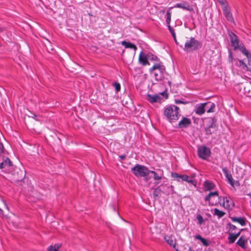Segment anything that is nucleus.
Instances as JSON below:
<instances>
[{"mask_svg":"<svg viewBox=\"0 0 251 251\" xmlns=\"http://www.w3.org/2000/svg\"><path fill=\"white\" fill-rule=\"evenodd\" d=\"M179 108L175 105H168L164 107V115L170 123L177 121L180 114H179Z\"/></svg>","mask_w":251,"mask_h":251,"instance_id":"f257e3e1","label":"nucleus"},{"mask_svg":"<svg viewBox=\"0 0 251 251\" xmlns=\"http://www.w3.org/2000/svg\"><path fill=\"white\" fill-rule=\"evenodd\" d=\"M131 171L136 177H143L146 182H148L151 178L150 176V170L145 166L137 164L131 168Z\"/></svg>","mask_w":251,"mask_h":251,"instance_id":"f03ea898","label":"nucleus"},{"mask_svg":"<svg viewBox=\"0 0 251 251\" xmlns=\"http://www.w3.org/2000/svg\"><path fill=\"white\" fill-rule=\"evenodd\" d=\"M158 70L159 72H154V75L155 79L158 81H161L164 78V74L166 72L165 66L162 62L155 63L153 66L149 69V72L151 73L155 70Z\"/></svg>","mask_w":251,"mask_h":251,"instance_id":"7ed1b4c3","label":"nucleus"},{"mask_svg":"<svg viewBox=\"0 0 251 251\" xmlns=\"http://www.w3.org/2000/svg\"><path fill=\"white\" fill-rule=\"evenodd\" d=\"M201 47L202 43L192 37L185 42L183 50L186 52H190L198 50Z\"/></svg>","mask_w":251,"mask_h":251,"instance_id":"20e7f679","label":"nucleus"},{"mask_svg":"<svg viewBox=\"0 0 251 251\" xmlns=\"http://www.w3.org/2000/svg\"><path fill=\"white\" fill-rule=\"evenodd\" d=\"M217 1L222 7L223 14L226 20L228 22L234 24L235 21L228 1L226 0H217Z\"/></svg>","mask_w":251,"mask_h":251,"instance_id":"39448f33","label":"nucleus"},{"mask_svg":"<svg viewBox=\"0 0 251 251\" xmlns=\"http://www.w3.org/2000/svg\"><path fill=\"white\" fill-rule=\"evenodd\" d=\"M11 181L13 182L21 181L25 178V171L24 169H21L18 167H15L12 171L9 173Z\"/></svg>","mask_w":251,"mask_h":251,"instance_id":"423d86ee","label":"nucleus"},{"mask_svg":"<svg viewBox=\"0 0 251 251\" xmlns=\"http://www.w3.org/2000/svg\"><path fill=\"white\" fill-rule=\"evenodd\" d=\"M211 153L210 149L205 146H201L198 148V156L202 159H206L210 156Z\"/></svg>","mask_w":251,"mask_h":251,"instance_id":"0eeeda50","label":"nucleus"},{"mask_svg":"<svg viewBox=\"0 0 251 251\" xmlns=\"http://www.w3.org/2000/svg\"><path fill=\"white\" fill-rule=\"evenodd\" d=\"M209 125L205 127L204 130L206 135H210L213 133L216 128V119L215 117H210L208 118Z\"/></svg>","mask_w":251,"mask_h":251,"instance_id":"6e6552de","label":"nucleus"},{"mask_svg":"<svg viewBox=\"0 0 251 251\" xmlns=\"http://www.w3.org/2000/svg\"><path fill=\"white\" fill-rule=\"evenodd\" d=\"M160 187H161L162 193L166 196H168L176 193L174 186L169 184L162 183L160 184Z\"/></svg>","mask_w":251,"mask_h":251,"instance_id":"1a4fd4ad","label":"nucleus"},{"mask_svg":"<svg viewBox=\"0 0 251 251\" xmlns=\"http://www.w3.org/2000/svg\"><path fill=\"white\" fill-rule=\"evenodd\" d=\"M228 34L230 38L231 46L233 47V50H236L238 49L239 46L240 45L238 37L234 33L232 32H231Z\"/></svg>","mask_w":251,"mask_h":251,"instance_id":"9d476101","label":"nucleus"},{"mask_svg":"<svg viewBox=\"0 0 251 251\" xmlns=\"http://www.w3.org/2000/svg\"><path fill=\"white\" fill-rule=\"evenodd\" d=\"M240 91H243L242 93L247 97H251V84L246 83H242L239 85Z\"/></svg>","mask_w":251,"mask_h":251,"instance_id":"9b49d317","label":"nucleus"},{"mask_svg":"<svg viewBox=\"0 0 251 251\" xmlns=\"http://www.w3.org/2000/svg\"><path fill=\"white\" fill-rule=\"evenodd\" d=\"M243 54L246 56L249 66H251V53L246 49L244 44H240L238 49Z\"/></svg>","mask_w":251,"mask_h":251,"instance_id":"f8f14e48","label":"nucleus"},{"mask_svg":"<svg viewBox=\"0 0 251 251\" xmlns=\"http://www.w3.org/2000/svg\"><path fill=\"white\" fill-rule=\"evenodd\" d=\"M12 167V162L9 158L2 156V160L0 161V169H9V168Z\"/></svg>","mask_w":251,"mask_h":251,"instance_id":"ddd939ff","label":"nucleus"},{"mask_svg":"<svg viewBox=\"0 0 251 251\" xmlns=\"http://www.w3.org/2000/svg\"><path fill=\"white\" fill-rule=\"evenodd\" d=\"M191 124V120L187 118L183 117L182 119L179 122L177 126L178 128H183L188 127Z\"/></svg>","mask_w":251,"mask_h":251,"instance_id":"4468645a","label":"nucleus"},{"mask_svg":"<svg viewBox=\"0 0 251 251\" xmlns=\"http://www.w3.org/2000/svg\"><path fill=\"white\" fill-rule=\"evenodd\" d=\"M161 99V97L158 95H151L148 94L146 96V100L151 103L156 102H160Z\"/></svg>","mask_w":251,"mask_h":251,"instance_id":"2eb2a0df","label":"nucleus"},{"mask_svg":"<svg viewBox=\"0 0 251 251\" xmlns=\"http://www.w3.org/2000/svg\"><path fill=\"white\" fill-rule=\"evenodd\" d=\"M223 172L225 175L226 177V178L227 181L230 184L231 186H234V182L232 178V176L231 174L229 172L226 167H224L222 169Z\"/></svg>","mask_w":251,"mask_h":251,"instance_id":"dca6fc26","label":"nucleus"},{"mask_svg":"<svg viewBox=\"0 0 251 251\" xmlns=\"http://www.w3.org/2000/svg\"><path fill=\"white\" fill-rule=\"evenodd\" d=\"M248 239L245 235H242L237 241L236 244L243 249H246L247 246L246 244L248 242Z\"/></svg>","mask_w":251,"mask_h":251,"instance_id":"f3484780","label":"nucleus"},{"mask_svg":"<svg viewBox=\"0 0 251 251\" xmlns=\"http://www.w3.org/2000/svg\"><path fill=\"white\" fill-rule=\"evenodd\" d=\"M229 218L233 222L238 223L242 226H245L246 225V219L244 217H230L229 215Z\"/></svg>","mask_w":251,"mask_h":251,"instance_id":"a211bd4d","label":"nucleus"},{"mask_svg":"<svg viewBox=\"0 0 251 251\" xmlns=\"http://www.w3.org/2000/svg\"><path fill=\"white\" fill-rule=\"evenodd\" d=\"M205 111L207 113H211L214 112L215 104L211 101H207L204 103Z\"/></svg>","mask_w":251,"mask_h":251,"instance_id":"6ab92c4d","label":"nucleus"},{"mask_svg":"<svg viewBox=\"0 0 251 251\" xmlns=\"http://www.w3.org/2000/svg\"><path fill=\"white\" fill-rule=\"evenodd\" d=\"M148 57H147V54H144L143 52H141L139 56V62L143 66H146L147 65H150V63L148 61Z\"/></svg>","mask_w":251,"mask_h":251,"instance_id":"aec40b11","label":"nucleus"},{"mask_svg":"<svg viewBox=\"0 0 251 251\" xmlns=\"http://www.w3.org/2000/svg\"><path fill=\"white\" fill-rule=\"evenodd\" d=\"M150 174L153 175V178L155 180L161 179L164 176L163 171L160 170H158V172L150 170Z\"/></svg>","mask_w":251,"mask_h":251,"instance_id":"412c9836","label":"nucleus"},{"mask_svg":"<svg viewBox=\"0 0 251 251\" xmlns=\"http://www.w3.org/2000/svg\"><path fill=\"white\" fill-rule=\"evenodd\" d=\"M226 204V209L230 211L235 206L234 202L230 197H225Z\"/></svg>","mask_w":251,"mask_h":251,"instance_id":"4be33fe9","label":"nucleus"},{"mask_svg":"<svg viewBox=\"0 0 251 251\" xmlns=\"http://www.w3.org/2000/svg\"><path fill=\"white\" fill-rule=\"evenodd\" d=\"M181 179L183 181H185L188 183H191L195 186L197 185V181L193 179L192 177H190L186 175H182L181 176Z\"/></svg>","mask_w":251,"mask_h":251,"instance_id":"5701e85b","label":"nucleus"},{"mask_svg":"<svg viewBox=\"0 0 251 251\" xmlns=\"http://www.w3.org/2000/svg\"><path fill=\"white\" fill-rule=\"evenodd\" d=\"M174 7H177L182 8L184 10H186L188 11H191L192 8H191L190 6V5L187 2H183L182 3H176Z\"/></svg>","mask_w":251,"mask_h":251,"instance_id":"b1692460","label":"nucleus"},{"mask_svg":"<svg viewBox=\"0 0 251 251\" xmlns=\"http://www.w3.org/2000/svg\"><path fill=\"white\" fill-rule=\"evenodd\" d=\"M203 185L205 191H210L215 187L214 183L209 180L205 181Z\"/></svg>","mask_w":251,"mask_h":251,"instance_id":"393cba45","label":"nucleus"},{"mask_svg":"<svg viewBox=\"0 0 251 251\" xmlns=\"http://www.w3.org/2000/svg\"><path fill=\"white\" fill-rule=\"evenodd\" d=\"M195 239H198L201 241L203 246L207 247L210 244V241L207 240L206 239L202 237L201 235L198 234L195 236L194 237Z\"/></svg>","mask_w":251,"mask_h":251,"instance_id":"a878e982","label":"nucleus"},{"mask_svg":"<svg viewBox=\"0 0 251 251\" xmlns=\"http://www.w3.org/2000/svg\"><path fill=\"white\" fill-rule=\"evenodd\" d=\"M195 111L197 114L199 115H201L203 114L205 112L204 103L197 104L196 106Z\"/></svg>","mask_w":251,"mask_h":251,"instance_id":"bb28decb","label":"nucleus"},{"mask_svg":"<svg viewBox=\"0 0 251 251\" xmlns=\"http://www.w3.org/2000/svg\"><path fill=\"white\" fill-rule=\"evenodd\" d=\"M162 193V190L160 185L157 187L153 188V192L152 193L153 197L155 200H157L159 198V195Z\"/></svg>","mask_w":251,"mask_h":251,"instance_id":"cd10ccee","label":"nucleus"},{"mask_svg":"<svg viewBox=\"0 0 251 251\" xmlns=\"http://www.w3.org/2000/svg\"><path fill=\"white\" fill-rule=\"evenodd\" d=\"M121 44L123 46H124L126 48L133 49L135 51L137 49L136 46L130 42L123 41L122 42Z\"/></svg>","mask_w":251,"mask_h":251,"instance_id":"c85d7f7f","label":"nucleus"},{"mask_svg":"<svg viewBox=\"0 0 251 251\" xmlns=\"http://www.w3.org/2000/svg\"><path fill=\"white\" fill-rule=\"evenodd\" d=\"M164 239L170 246H172L174 249H176V242L174 243V240L171 236H165Z\"/></svg>","mask_w":251,"mask_h":251,"instance_id":"c756f323","label":"nucleus"},{"mask_svg":"<svg viewBox=\"0 0 251 251\" xmlns=\"http://www.w3.org/2000/svg\"><path fill=\"white\" fill-rule=\"evenodd\" d=\"M226 229L228 230L227 233H234L233 231L236 230L237 228L235 225L229 222L226 225Z\"/></svg>","mask_w":251,"mask_h":251,"instance_id":"7c9ffc66","label":"nucleus"},{"mask_svg":"<svg viewBox=\"0 0 251 251\" xmlns=\"http://www.w3.org/2000/svg\"><path fill=\"white\" fill-rule=\"evenodd\" d=\"M174 7H171L168 8V10L167 11L166 14V23L168 25H170L171 20V10L173 9Z\"/></svg>","mask_w":251,"mask_h":251,"instance_id":"2f4dec72","label":"nucleus"},{"mask_svg":"<svg viewBox=\"0 0 251 251\" xmlns=\"http://www.w3.org/2000/svg\"><path fill=\"white\" fill-rule=\"evenodd\" d=\"M214 215L217 216L218 219L222 218L226 214L225 212L220 210L216 208L214 209Z\"/></svg>","mask_w":251,"mask_h":251,"instance_id":"473e14b6","label":"nucleus"},{"mask_svg":"<svg viewBox=\"0 0 251 251\" xmlns=\"http://www.w3.org/2000/svg\"><path fill=\"white\" fill-rule=\"evenodd\" d=\"M228 235V240L229 244H233L235 242L236 240L237 239V237L236 235L234 234V233H227Z\"/></svg>","mask_w":251,"mask_h":251,"instance_id":"72a5a7b5","label":"nucleus"},{"mask_svg":"<svg viewBox=\"0 0 251 251\" xmlns=\"http://www.w3.org/2000/svg\"><path fill=\"white\" fill-rule=\"evenodd\" d=\"M245 60H238L239 62V66L243 69L247 71H250L251 69L249 68L248 65L245 62Z\"/></svg>","mask_w":251,"mask_h":251,"instance_id":"f704fd0d","label":"nucleus"},{"mask_svg":"<svg viewBox=\"0 0 251 251\" xmlns=\"http://www.w3.org/2000/svg\"><path fill=\"white\" fill-rule=\"evenodd\" d=\"M147 57H148V59L149 60H151V61H156V62H160V60L158 58V57L155 55H153L152 53H148L147 54Z\"/></svg>","mask_w":251,"mask_h":251,"instance_id":"c9c22d12","label":"nucleus"},{"mask_svg":"<svg viewBox=\"0 0 251 251\" xmlns=\"http://www.w3.org/2000/svg\"><path fill=\"white\" fill-rule=\"evenodd\" d=\"M61 245L55 244L54 246H50L48 248V251H59Z\"/></svg>","mask_w":251,"mask_h":251,"instance_id":"e433bc0d","label":"nucleus"},{"mask_svg":"<svg viewBox=\"0 0 251 251\" xmlns=\"http://www.w3.org/2000/svg\"><path fill=\"white\" fill-rule=\"evenodd\" d=\"M175 103L177 104H186L189 102V101L186 100L185 99H184L183 98H181V99H175Z\"/></svg>","mask_w":251,"mask_h":251,"instance_id":"4c0bfd02","label":"nucleus"},{"mask_svg":"<svg viewBox=\"0 0 251 251\" xmlns=\"http://www.w3.org/2000/svg\"><path fill=\"white\" fill-rule=\"evenodd\" d=\"M113 86H114L115 87V90L116 91V92H118L120 91L121 90V85H120V84L118 82H114V84H113Z\"/></svg>","mask_w":251,"mask_h":251,"instance_id":"58836bf2","label":"nucleus"},{"mask_svg":"<svg viewBox=\"0 0 251 251\" xmlns=\"http://www.w3.org/2000/svg\"><path fill=\"white\" fill-rule=\"evenodd\" d=\"M182 175H180L177 173H172L171 176L174 178H176L178 181H179V179H181V176Z\"/></svg>","mask_w":251,"mask_h":251,"instance_id":"ea45409f","label":"nucleus"},{"mask_svg":"<svg viewBox=\"0 0 251 251\" xmlns=\"http://www.w3.org/2000/svg\"><path fill=\"white\" fill-rule=\"evenodd\" d=\"M168 27L172 36L173 37V38H175V36L176 35L174 29L172 27H171L170 25H168Z\"/></svg>","mask_w":251,"mask_h":251,"instance_id":"a19ab883","label":"nucleus"},{"mask_svg":"<svg viewBox=\"0 0 251 251\" xmlns=\"http://www.w3.org/2000/svg\"><path fill=\"white\" fill-rule=\"evenodd\" d=\"M221 201V197H220L219 198V202H220V205H222L223 207H224L226 209V202H225V197H223V201L222 203H221L220 202Z\"/></svg>","mask_w":251,"mask_h":251,"instance_id":"79ce46f5","label":"nucleus"},{"mask_svg":"<svg viewBox=\"0 0 251 251\" xmlns=\"http://www.w3.org/2000/svg\"><path fill=\"white\" fill-rule=\"evenodd\" d=\"M228 59H229V61L230 62H233V58L232 53L231 51L229 50H228Z\"/></svg>","mask_w":251,"mask_h":251,"instance_id":"37998d69","label":"nucleus"},{"mask_svg":"<svg viewBox=\"0 0 251 251\" xmlns=\"http://www.w3.org/2000/svg\"><path fill=\"white\" fill-rule=\"evenodd\" d=\"M199 224H201L203 222V219L201 215H198L197 217Z\"/></svg>","mask_w":251,"mask_h":251,"instance_id":"c03bdc74","label":"nucleus"},{"mask_svg":"<svg viewBox=\"0 0 251 251\" xmlns=\"http://www.w3.org/2000/svg\"><path fill=\"white\" fill-rule=\"evenodd\" d=\"M209 194H210V196H211V197L213 196H219V193L218 191L210 192Z\"/></svg>","mask_w":251,"mask_h":251,"instance_id":"a18cd8bd","label":"nucleus"},{"mask_svg":"<svg viewBox=\"0 0 251 251\" xmlns=\"http://www.w3.org/2000/svg\"><path fill=\"white\" fill-rule=\"evenodd\" d=\"M211 197V196H210V194H209L207 196H206L205 197V199H204L205 201L209 202V205H210V200Z\"/></svg>","mask_w":251,"mask_h":251,"instance_id":"49530a36","label":"nucleus"},{"mask_svg":"<svg viewBox=\"0 0 251 251\" xmlns=\"http://www.w3.org/2000/svg\"><path fill=\"white\" fill-rule=\"evenodd\" d=\"M119 157L121 159V161H122V160H125L126 158V155L124 154L123 155H119Z\"/></svg>","mask_w":251,"mask_h":251,"instance_id":"de8ad7c7","label":"nucleus"},{"mask_svg":"<svg viewBox=\"0 0 251 251\" xmlns=\"http://www.w3.org/2000/svg\"><path fill=\"white\" fill-rule=\"evenodd\" d=\"M4 149L3 145L2 143H0V154L2 152L3 150Z\"/></svg>","mask_w":251,"mask_h":251,"instance_id":"09e8293b","label":"nucleus"},{"mask_svg":"<svg viewBox=\"0 0 251 251\" xmlns=\"http://www.w3.org/2000/svg\"><path fill=\"white\" fill-rule=\"evenodd\" d=\"M240 234H241L240 231H239L237 233L234 232V234L236 235L237 238H238L240 236Z\"/></svg>","mask_w":251,"mask_h":251,"instance_id":"8fccbe9b","label":"nucleus"},{"mask_svg":"<svg viewBox=\"0 0 251 251\" xmlns=\"http://www.w3.org/2000/svg\"><path fill=\"white\" fill-rule=\"evenodd\" d=\"M30 117H32V118H33L35 119V118L37 117V116H36V114H34V113H32V114H31V115Z\"/></svg>","mask_w":251,"mask_h":251,"instance_id":"3c124183","label":"nucleus"},{"mask_svg":"<svg viewBox=\"0 0 251 251\" xmlns=\"http://www.w3.org/2000/svg\"><path fill=\"white\" fill-rule=\"evenodd\" d=\"M5 30L4 27H0V32H3Z\"/></svg>","mask_w":251,"mask_h":251,"instance_id":"603ef678","label":"nucleus"},{"mask_svg":"<svg viewBox=\"0 0 251 251\" xmlns=\"http://www.w3.org/2000/svg\"><path fill=\"white\" fill-rule=\"evenodd\" d=\"M159 182L158 181H155L154 182V185L155 186H157L159 184Z\"/></svg>","mask_w":251,"mask_h":251,"instance_id":"864d4df0","label":"nucleus"},{"mask_svg":"<svg viewBox=\"0 0 251 251\" xmlns=\"http://www.w3.org/2000/svg\"><path fill=\"white\" fill-rule=\"evenodd\" d=\"M165 12V9H162V10H161L160 11V13H162V14H164Z\"/></svg>","mask_w":251,"mask_h":251,"instance_id":"5fc2aeb1","label":"nucleus"},{"mask_svg":"<svg viewBox=\"0 0 251 251\" xmlns=\"http://www.w3.org/2000/svg\"><path fill=\"white\" fill-rule=\"evenodd\" d=\"M174 40H175V41L177 45H178V42H177V40H176V36H175V38H174Z\"/></svg>","mask_w":251,"mask_h":251,"instance_id":"6e6d98bb","label":"nucleus"},{"mask_svg":"<svg viewBox=\"0 0 251 251\" xmlns=\"http://www.w3.org/2000/svg\"><path fill=\"white\" fill-rule=\"evenodd\" d=\"M57 140H58V143H57L58 144H59L61 143V139L60 137H57Z\"/></svg>","mask_w":251,"mask_h":251,"instance_id":"4d7b16f0","label":"nucleus"},{"mask_svg":"<svg viewBox=\"0 0 251 251\" xmlns=\"http://www.w3.org/2000/svg\"><path fill=\"white\" fill-rule=\"evenodd\" d=\"M243 229H241L239 231H240V233H241V231H243Z\"/></svg>","mask_w":251,"mask_h":251,"instance_id":"13d9d810","label":"nucleus"},{"mask_svg":"<svg viewBox=\"0 0 251 251\" xmlns=\"http://www.w3.org/2000/svg\"><path fill=\"white\" fill-rule=\"evenodd\" d=\"M125 52V50H123V52H122V54H123V53H124Z\"/></svg>","mask_w":251,"mask_h":251,"instance_id":"bf43d9fd","label":"nucleus"},{"mask_svg":"<svg viewBox=\"0 0 251 251\" xmlns=\"http://www.w3.org/2000/svg\"><path fill=\"white\" fill-rule=\"evenodd\" d=\"M2 211V210L0 208V212Z\"/></svg>","mask_w":251,"mask_h":251,"instance_id":"052dcab7","label":"nucleus"}]
</instances>
